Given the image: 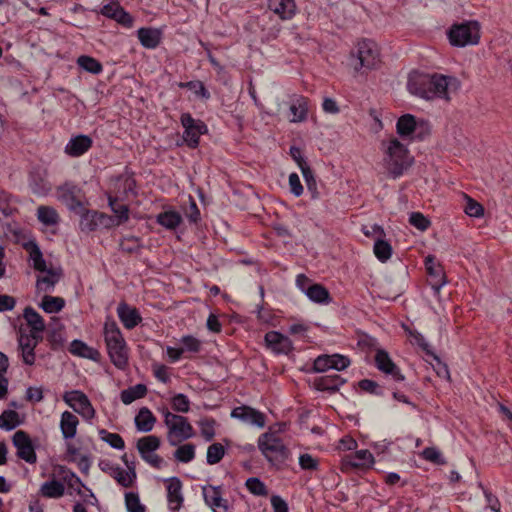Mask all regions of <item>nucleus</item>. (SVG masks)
Instances as JSON below:
<instances>
[{
  "label": "nucleus",
  "instance_id": "e433bc0d",
  "mask_svg": "<svg viewBox=\"0 0 512 512\" xmlns=\"http://www.w3.org/2000/svg\"><path fill=\"white\" fill-rule=\"evenodd\" d=\"M24 248L29 251L30 259L33 262V268L39 272H45L47 270L46 261L43 258V254L34 241H29L24 245Z\"/></svg>",
  "mask_w": 512,
  "mask_h": 512
},
{
  "label": "nucleus",
  "instance_id": "a211bd4d",
  "mask_svg": "<svg viewBox=\"0 0 512 512\" xmlns=\"http://www.w3.org/2000/svg\"><path fill=\"white\" fill-rule=\"evenodd\" d=\"M375 365L381 372L391 375L397 382H401L405 379L398 366L392 361L388 352L384 349L377 350L375 355Z\"/></svg>",
  "mask_w": 512,
  "mask_h": 512
},
{
  "label": "nucleus",
  "instance_id": "0e129e2a",
  "mask_svg": "<svg viewBox=\"0 0 512 512\" xmlns=\"http://www.w3.org/2000/svg\"><path fill=\"white\" fill-rule=\"evenodd\" d=\"M47 338L53 346H61L64 343L63 327L60 322H54V326L48 331Z\"/></svg>",
  "mask_w": 512,
  "mask_h": 512
},
{
  "label": "nucleus",
  "instance_id": "72a5a7b5",
  "mask_svg": "<svg viewBox=\"0 0 512 512\" xmlns=\"http://www.w3.org/2000/svg\"><path fill=\"white\" fill-rule=\"evenodd\" d=\"M78 418L71 412L65 411L61 415L60 428L65 439L74 438L77 432Z\"/></svg>",
  "mask_w": 512,
  "mask_h": 512
},
{
  "label": "nucleus",
  "instance_id": "f03ea898",
  "mask_svg": "<svg viewBox=\"0 0 512 512\" xmlns=\"http://www.w3.org/2000/svg\"><path fill=\"white\" fill-rule=\"evenodd\" d=\"M383 166L387 175L392 179L401 177L414 163V157L406 145L399 139L393 137L388 141H383Z\"/></svg>",
  "mask_w": 512,
  "mask_h": 512
},
{
  "label": "nucleus",
  "instance_id": "f257e3e1",
  "mask_svg": "<svg viewBox=\"0 0 512 512\" xmlns=\"http://www.w3.org/2000/svg\"><path fill=\"white\" fill-rule=\"evenodd\" d=\"M460 81L454 76L439 73H411L408 78V91L425 100L443 99L450 101V93L460 88Z\"/></svg>",
  "mask_w": 512,
  "mask_h": 512
},
{
  "label": "nucleus",
  "instance_id": "7ed1b4c3",
  "mask_svg": "<svg viewBox=\"0 0 512 512\" xmlns=\"http://www.w3.org/2000/svg\"><path fill=\"white\" fill-rule=\"evenodd\" d=\"M45 328V322H21L19 327L18 343L22 350V358L25 364H34V350L37 344L42 340V332Z\"/></svg>",
  "mask_w": 512,
  "mask_h": 512
},
{
  "label": "nucleus",
  "instance_id": "ddd939ff",
  "mask_svg": "<svg viewBox=\"0 0 512 512\" xmlns=\"http://www.w3.org/2000/svg\"><path fill=\"white\" fill-rule=\"evenodd\" d=\"M81 189L72 183H65L58 188V196L67 208L77 214L84 210L83 203L80 199Z\"/></svg>",
  "mask_w": 512,
  "mask_h": 512
},
{
  "label": "nucleus",
  "instance_id": "423d86ee",
  "mask_svg": "<svg viewBox=\"0 0 512 512\" xmlns=\"http://www.w3.org/2000/svg\"><path fill=\"white\" fill-rule=\"evenodd\" d=\"M448 38L455 47L476 45L480 40V26L477 21L454 24L448 32Z\"/></svg>",
  "mask_w": 512,
  "mask_h": 512
},
{
  "label": "nucleus",
  "instance_id": "8fccbe9b",
  "mask_svg": "<svg viewBox=\"0 0 512 512\" xmlns=\"http://www.w3.org/2000/svg\"><path fill=\"white\" fill-rule=\"evenodd\" d=\"M79 67L92 74H99L103 67L102 64L95 58L82 55L77 59Z\"/></svg>",
  "mask_w": 512,
  "mask_h": 512
},
{
  "label": "nucleus",
  "instance_id": "dca6fc26",
  "mask_svg": "<svg viewBox=\"0 0 512 512\" xmlns=\"http://www.w3.org/2000/svg\"><path fill=\"white\" fill-rule=\"evenodd\" d=\"M195 432L188 419L182 416L177 422L171 424L168 429L167 439L171 446L194 437Z\"/></svg>",
  "mask_w": 512,
  "mask_h": 512
},
{
  "label": "nucleus",
  "instance_id": "4c0bfd02",
  "mask_svg": "<svg viewBox=\"0 0 512 512\" xmlns=\"http://www.w3.org/2000/svg\"><path fill=\"white\" fill-rule=\"evenodd\" d=\"M147 391L146 385L139 383L122 390L120 393V399L125 405H129L135 400L145 397Z\"/></svg>",
  "mask_w": 512,
  "mask_h": 512
},
{
  "label": "nucleus",
  "instance_id": "a878e982",
  "mask_svg": "<svg viewBox=\"0 0 512 512\" xmlns=\"http://www.w3.org/2000/svg\"><path fill=\"white\" fill-rule=\"evenodd\" d=\"M69 352L75 356L90 359L96 362H98L101 358V354L97 349L88 346L86 343L78 339H75L71 342Z\"/></svg>",
  "mask_w": 512,
  "mask_h": 512
},
{
  "label": "nucleus",
  "instance_id": "a18cd8bd",
  "mask_svg": "<svg viewBox=\"0 0 512 512\" xmlns=\"http://www.w3.org/2000/svg\"><path fill=\"white\" fill-rule=\"evenodd\" d=\"M65 306V300L62 297L58 296H50L45 295L43 296L40 307L46 312V313H57L60 310H62Z\"/></svg>",
  "mask_w": 512,
  "mask_h": 512
},
{
  "label": "nucleus",
  "instance_id": "4d7b16f0",
  "mask_svg": "<svg viewBox=\"0 0 512 512\" xmlns=\"http://www.w3.org/2000/svg\"><path fill=\"white\" fill-rule=\"evenodd\" d=\"M120 250L126 253H138L142 248L141 239L136 236L124 237L119 244Z\"/></svg>",
  "mask_w": 512,
  "mask_h": 512
},
{
  "label": "nucleus",
  "instance_id": "f704fd0d",
  "mask_svg": "<svg viewBox=\"0 0 512 512\" xmlns=\"http://www.w3.org/2000/svg\"><path fill=\"white\" fill-rule=\"evenodd\" d=\"M104 339L107 349L125 342L116 322H104Z\"/></svg>",
  "mask_w": 512,
  "mask_h": 512
},
{
  "label": "nucleus",
  "instance_id": "c756f323",
  "mask_svg": "<svg viewBox=\"0 0 512 512\" xmlns=\"http://www.w3.org/2000/svg\"><path fill=\"white\" fill-rule=\"evenodd\" d=\"M111 362L120 370H124L128 365V349L126 342H123L113 348L107 349Z\"/></svg>",
  "mask_w": 512,
  "mask_h": 512
},
{
  "label": "nucleus",
  "instance_id": "4be33fe9",
  "mask_svg": "<svg viewBox=\"0 0 512 512\" xmlns=\"http://www.w3.org/2000/svg\"><path fill=\"white\" fill-rule=\"evenodd\" d=\"M92 144L93 140L90 136L80 134L69 140L64 152L70 157H80L92 147Z\"/></svg>",
  "mask_w": 512,
  "mask_h": 512
},
{
  "label": "nucleus",
  "instance_id": "603ef678",
  "mask_svg": "<svg viewBox=\"0 0 512 512\" xmlns=\"http://www.w3.org/2000/svg\"><path fill=\"white\" fill-rule=\"evenodd\" d=\"M99 436L102 441L108 443L114 449L122 450L125 447L123 438L117 433H111L106 429H100Z\"/></svg>",
  "mask_w": 512,
  "mask_h": 512
},
{
  "label": "nucleus",
  "instance_id": "e2e57ef3",
  "mask_svg": "<svg viewBox=\"0 0 512 512\" xmlns=\"http://www.w3.org/2000/svg\"><path fill=\"white\" fill-rule=\"evenodd\" d=\"M302 175L306 182L307 189L311 193V198L318 199L319 191L317 188V182H316V179L314 177V174H313V171L311 170V168H304Z\"/></svg>",
  "mask_w": 512,
  "mask_h": 512
},
{
  "label": "nucleus",
  "instance_id": "473e14b6",
  "mask_svg": "<svg viewBox=\"0 0 512 512\" xmlns=\"http://www.w3.org/2000/svg\"><path fill=\"white\" fill-rule=\"evenodd\" d=\"M108 205L114 213L115 226L126 223L129 220V207L126 204L119 203L118 198L108 196Z\"/></svg>",
  "mask_w": 512,
  "mask_h": 512
},
{
  "label": "nucleus",
  "instance_id": "37998d69",
  "mask_svg": "<svg viewBox=\"0 0 512 512\" xmlns=\"http://www.w3.org/2000/svg\"><path fill=\"white\" fill-rule=\"evenodd\" d=\"M306 296L313 302L324 304L331 301L329 291L322 285L315 283L307 288Z\"/></svg>",
  "mask_w": 512,
  "mask_h": 512
},
{
  "label": "nucleus",
  "instance_id": "0eeeda50",
  "mask_svg": "<svg viewBox=\"0 0 512 512\" xmlns=\"http://www.w3.org/2000/svg\"><path fill=\"white\" fill-rule=\"evenodd\" d=\"M79 227L82 232L89 233L97 229H110L115 226L113 216L97 210L85 209L79 213Z\"/></svg>",
  "mask_w": 512,
  "mask_h": 512
},
{
  "label": "nucleus",
  "instance_id": "412c9836",
  "mask_svg": "<svg viewBox=\"0 0 512 512\" xmlns=\"http://www.w3.org/2000/svg\"><path fill=\"white\" fill-rule=\"evenodd\" d=\"M29 187L36 195L49 193L52 186L47 179V171L40 167L33 168L29 173Z\"/></svg>",
  "mask_w": 512,
  "mask_h": 512
},
{
  "label": "nucleus",
  "instance_id": "4468645a",
  "mask_svg": "<svg viewBox=\"0 0 512 512\" xmlns=\"http://www.w3.org/2000/svg\"><path fill=\"white\" fill-rule=\"evenodd\" d=\"M266 348L276 355H288L294 349L288 336L278 332L269 331L264 336Z\"/></svg>",
  "mask_w": 512,
  "mask_h": 512
},
{
  "label": "nucleus",
  "instance_id": "6e6d98bb",
  "mask_svg": "<svg viewBox=\"0 0 512 512\" xmlns=\"http://www.w3.org/2000/svg\"><path fill=\"white\" fill-rule=\"evenodd\" d=\"M119 320H142L139 311L126 302L119 303L117 307Z\"/></svg>",
  "mask_w": 512,
  "mask_h": 512
},
{
  "label": "nucleus",
  "instance_id": "2f4dec72",
  "mask_svg": "<svg viewBox=\"0 0 512 512\" xmlns=\"http://www.w3.org/2000/svg\"><path fill=\"white\" fill-rule=\"evenodd\" d=\"M134 421L138 431L150 432L156 423V417L147 407H142L139 409Z\"/></svg>",
  "mask_w": 512,
  "mask_h": 512
},
{
  "label": "nucleus",
  "instance_id": "338daca9",
  "mask_svg": "<svg viewBox=\"0 0 512 512\" xmlns=\"http://www.w3.org/2000/svg\"><path fill=\"white\" fill-rule=\"evenodd\" d=\"M409 223L421 231H425L430 226V220L420 212H412L409 217Z\"/></svg>",
  "mask_w": 512,
  "mask_h": 512
},
{
  "label": "nucleus",
  "instance_id": "cd10ccee",
  "mask_svg": "<svg viewBox=\"0 0 512 512\" xmlns=\"http://www.w3.org/2000/svg\"><path fill=\"white\" fill-rule=\"evenodd\" d=\"M47 275L38 277L36 281V287L39 291L47 292L54 288L55 284L62 277V269L50 268L45 271Z\"/></svg>",
  "mask_w": 512,
  "mask_h": 512
},
{
  "label": "nucleus",
  "instance_id": "9b49d317",
  "mask_svg": "<svg viewBox=\"0 0 512 512\" xmlns=\"http://www.w3.org/2000/svg\"><path fill=\"white\" fill-rule=\"evenodd\" d=\"M63 400L77 413L85 418H92L95 410L88 399L87 395L80 390H72L66 392Z\"/></svg>",
  "mask_w": 512,
  "mask_h": 512
},
{
  "label": "nucleus",
  "instance_id": "13d9d810",
  "mask_svg": "<svg viewBox=\"0 0 512 512\" xmlns=\"http://www.w3.org/2000/svg\"><path fill=\"white\" fill-rule=\"evenodd\" d=\"M170 403L172 409L178 413H187L190 410V400L183 393L175 394Z\"/></svg>",
  "mask_w": 512,
  "mask_h": 512
},
{
  "label": "nucleus",
  "instance_id": "09e8293b",
  "mask_svg": "<svg viewBox=\"0 0 512 512\" xmlns=\"http://www.w3.org/2000/svg\"><path fill=\"white\" fill-rule=\"evenodd\" d=\"M217 422L212 417H205L198 421L201 430V435L205 441L210 442L215 437V426Z\"/></svg>",
  "mask_w": 512,
  "mask_h": 512
},
{
  "label": "nucleus",
  "instance_id": "6e6552de",
  "mask_svg": "<svg viewBox=\"0 0 512 512\" xmlns=\"http://www.w3.org/2000/svg\"><path fill=\"white\" fill-rule=\"evenodd\" d=\"M184 128L183 139L189 148L195 149L199 145L200 136L207 133V125L202 120L194 119L190 113H183L180 118Z\"/></svg>",
  "mask_w": 512,
  "mask_h": 512
},
{
  "label": "nucleus",
  "instance_id": "20e7f679",
  "mask_svg": "<svg viewBox=\"0 0 512 512\" xmlns=\"http://www.w3.org/2000/svg\"><path fill=\"white\" fill-rule=\"evenodd\" d=\"M258 447L265 458L274 466L282 465L289 457L290 451L281 438L273 433H264L258 439Z\"/></svg>",
  "mask_w": 512,
  "mask_h": 512
},
{
  "label": "nucleus",
  "instance_id": "680f3d73",
  "mask_svg": "<svg viewBox=\"0 0 512 512\" xmlns=\"http://www.w3.org/2000/svg\"><path fill=\"white\" fill-rule=\"evenodd\" d=\"M125 504L128 512H145V506L141 504L139 496L134 492L125 494Z\"/></svg>",
  "mask_w": 512,
  "mask_h": 512
},
{
  "label": "nucleus",
  "instance_id": "bf43d9fd",
  "mask_svg": "<svg viewBox=\"0 0 512 512\" xmlns=\"http://www.w3.org/2000/svg\"><path fill=\"white\" fill-rule=\"evenodd\" d=\"M246 488L255 496H266L268 490L266 485L257 477H250L246 480Z\"/></svg>",
  "mask_w": 512,
  "mask_h": 512
},
{
  "label": "nucleus",
  "instance_id": "49530a36",
  "mask_svg": "<svg viewBox=\"0 0 512 512\" xmlns=\"http://www.w3.org/2000/svg\"><path fill=\"white\" fill-rule=\"evenodd\" d=\"M374 254L381 262H386L392 255L391 245L383 238H376L374 243Z\"/></svg>",
  "mask_w": 512,
  "mask_h": 512
},
{
  "label": "nucleus",
  "instance_id": "6ab92c4d",
  "mask_svg": "<svg viewBox=\"0 0 512 512\" xmlns=\"http://www.w3.org/2000/svg\"><path fill=\"white\" fill-rule=\"evenodd\" d=\"M231 417L260 428H263L266 423V417L262 412L246 405L235 407L231 412Z\"/></svg>",
  "mask_w": 512,
  "mask_h": 512
},
{
  "label": "nucleus",
  "instance_id": "de8ad7c7",
  "mask_svg": "<svg viewBox=\"0 0 512 512\" xmlns=\"http://www.w3.org/2000/svg\"><path fill=\"white\" fill-rule=\"evenodd\" d=\"M179 343L184 354H197L202 349V342L192 335L182 336Z\"/></svg>",
  "mask_w": 512,
  "mask_h": 512
},
{
  "label": "nucleus",
  "instance_id": "c9c22d12",
  "mask_svg": "<svg viewBox=\"0 0 512 512\" xmlns=\"http://www.w3.org/2000/svg\"><path fill=\"white\" fill-rule=\"evenodd\" d=\"M417 118L412 114H404L398 118L396 123L397 134L402 137H412L416 129Z\"/></svg>",
  "mask_w": 512,
  "mask_h": 512
},
{
  "label": "nucleus",
  "instance_id": "1a4fd4ad",
  "mask_svg": "<svg viewBox=\"0 0 512 512\" xmlns=\"http://www.w3.org/2000/svg\"><path fill=\"white\" fill-rule=\"evenodd\" d=\"M99 468L103 472L108 473L119 485L125 488L132 487L137 477L135 462L128 465V471H124L120 466L113 464L109 460H101L99 462Z\"/></svg>",
  "mask_w": 512,
  "mask_h": 512
},
{
  "label": "nucleus",
  "instance_id": "58836bf2",
  "mask_svg": "<svg viewBox=\"0 0 512 512\" xmlns=\"http://www.w3.org/2000/svg\"><path fill=\"white\" fill-rule=\"evenodd\" d=\"M156 221L166 229L175 230L181 224L182 216L177 211L169 210L159 213Z\"/></svg>",
  "mask_w": 512,
  "mask_h": 512
},
{
  "label": "nucleus",
  "instance_id": "b1692460",
  "mask_svg": "<svg viewBox=\"0 0 512 512\" xmlns=\"http://www.w3.org/2000/svg\"><path fill=\"white\" fill-rule=\"evenodd\" d=\"M268 7L282 20H289L296 14L295 0H268Z\"/></svg>",
  "mask_w": 512,
  "mask_h": 512
},
{
  "label": "nucleus",
  "instance_id": "aec40b11",
  "mask_svg": "<svg viewBox=\"0 0 512 512\" xmlns=\"http://www.w3.org/2000/svg\"><path fill=\"white\" fill-rule=\"evenodd\" d=\"M425 267L429 284L436 292H439L440 288L446 283L443 267L436 262L435 257L432 255H428L425 258Z\"/></svg>",
  "mask_w": 512,
  "mask_h": 512
},
{
  "label": "nucleus",
  "instance_id": "bb28decb",
  "mask_svg": "<svg viewBox=\"0 0 512 512\" xmlns=\"http://www.w3.org/2000/svg\"><path fill=\"white\" fill-rule=\"evenodd\" d=\"M290 112L293 115L291 122L305 121L308 116V99L301 95H295L290 105Z\"/></svg>",
  "mask_w": 512,
  "mask_h": 512
},
{
  "label": "nucleus",
  "instance_id": "5701e85b",
  "mask_svg": "<svg viewBox=\"0 0 512 512\" xmlns=\"http://www.w3.org/2000/svg\"><path fill=\"white\" fill-rule=\"evenodd\" d=\"M167 500L172 512H178L183 504L184 497L181 493L182 482L178 477L167 480Z\"/></svg>",
  "mask_w": 512,
  "mask_h": 512
},
{
  "label": "nucleus",
  "instance_id": "79ce46f5",
  "mask_svg": "<svg viewBox=\"0 0 512 512\" xmlns=\"http://www.w3.org/2000/svg\"><path fill=\"white\" fill-rule=\"evenodd\" d=\"M22 423L20 415L13 409H6L0 415V428L11 431Z\"/></svg>",
  "mask_w": 512,
  "mask_h": 512
},
{
  "label": "nucleus",
  "instance_id": "69168bd1",
  "mask_svg": "<svg viewBox=\"0 0 512 512\" xmlns=\"http://www.w3.org/2000/svg\"><path fill=\"white\" fill-rule=\"evenodd\" d=\"M358 386L362 391H365L369 394H373V395H377V396L383 395V389L374 380L362 379L358 382Z\"/></svg>",
  "mask_w": 512,
  "mask_h": 512
},
{
  "label": "nucleus",
  "instance_id": "c85d7f7f",
  "mask_svg": "<svg viewBox=\"0 0 512 512\" xmlns=\"http://www.w3.org/2000/svg\"><path fill=\"white\" fill-rule=\"evenodd\" d=\"M137 35L141 45L147 49L156 48L161 40L160 31L154 28H140Z\"/></svg>",
  "mask_w": 512,
  "mask_h": 512
},
{
  "label": "nucleus",
  "instance_id": "5fc2aeb1",
  "mask_svg": "<svg viewBox=\"0 0 512 512\" xmlns=\"http://www.w3.org/2000/svg\"><path fill=\"white\" fill-rule=\"evenodd\" d=\"M225 455V448L221 443H213L207 449L206 461L209 465L219 463Z\"/></svg>",
  "mask_w": 512,
  "mask_h": 512
},
{
  "label": "nucleus",
  "instance_id": "3c124183",
  "mask_svg": "<svg viewBox=\"0 0 512 512\" xmlns=\"http://www.w3.org/2000/svg\"><path fill=\"white\" fill-rule=\"evenodd\" d=\"M174 457L182 463L191 462L195 458V445L187 443L179 446L174 452Z\"/></svg>",
  "mask_w": 512,
  "mask_h": 512
},
{
  "label": "nucleus",
  "instance_id": "39448f33",
  "mask_svg": "<svg viewBox=\"0 0 512 512\" xmlns=\"http://www.w3.org/2000/svg\"><path fill=\"white\" fill-rule=\"evenodd\" d=\"M351 56L357 60L356 71L377 69L381 63L379 48L372 40L359 41Z\"/></svg>",
  "mask_w": 512,
  "mask_h": 512
},
{
  "label": "nucleus",
  "instance_id": "7c9ffc66",
  "mask_svg": "<svg viewBox=\"0 0 512 512\" xmlns=\"http://www.w3.org/2000/svg\"><path fill=\"white\" fill-rule=\"evenodd\" d=\"M413 322H401V326L405 332L414 339V344L418 345L426 355L431 356L436 362L440 363V358L430 349L429 344L426 342L422 334L411 328Z\"/></svg>",
  "mask_w": 512,
  "mask_h": 512
},
{
  "label": "nucleus",
  "instance_id": "864d4df0",
  "mask_svg": "<svg viewBox=\"0 0 512 512\" xmlns=\"http://www.w3.org/2000/svg\"><path fill=\"white\" fill-rule=\"evenodd\" d=\"M178 87L179 88H187V89L193 91L198 97H201L202 99L207 100L211 96L209 91L206 89L205 85L203 84V82H201L199 80L180 82V83H178Z\"/></svg>",
  "mask_w": 512,
  "mask_h": 512
},
{
  "label": "nucleus",
  "instance_id": "2eb2a0df",
  "mask_svg": "<svg viewBox=\"0 0 512 512\" xmlns=\"http://www.w3.org/2000/svg\"><path fill=\"white\" fill-rule=\"evenodd\" d=\"M350 363V359L344 355H320L314 360L313 370L315 372H325L329 369L341 371L346 369Z\"/></svg>",
  "mask_w": 512,
  "mask_h": 512
},
{
  "label": "nucleus",
  "instance_id": "052dcab7",
  "mask_svg": "<svg viewBox=\"0 0 512 512\" xmlns=\"http://www.w3.org/2000/svg\"><path fill=\"white\" fill-rule=\"evenodd\" d=\"M421 456L426 460L436 465H445L446 459L436 447H426L423 449Z\"/></svg>",
  "mask_w": 512,
  "mask_h": 512
},
{
  "label": "nucleus",
  "instance_id": "a19ab883",
  "mask_svg": "<svg viewBox=\"0 0 512 512\" xmlns=\"http://www.w3.org/2000/svg\"><path fill=\"white\" fill-rule=\"evenodd\" d=\"M37 219L45 226H54L60 221L57 211L51 206L44 205L37 208Z\"/></svg>",
  "mask_w": 512,
  "mask_h": 512
},
{
  "label": "nucleus",
  "instance_id": "9d476101",
  "mask_svg": "<svg viewBox=\"0 0 512 512\" xmlns=\"http://www.w3.org/2000/svg\"><path fill=\"white\" fill-rule=\"evenodd\" d=\"M13 446L16 448V455L19 459L24 460L29 464L37 462L36 446L30 435L24 430H18L12 436Z\"/></svg>",
  "mask_w": 512,
  "mask_h": 512
},
{
  "label": "nucleus",
  "instance_id": "f3484780",
  "mask_svg": "<svg viewBox=\"0 0 512 512\" xmlns=\"http://www.w3.org/2000/svg\"><path fill=\"white\" fill-rule=\"evenodd\" d=\"M202 494L205 503L214 512H227L228 501L222 497V486L204 485L202 487Z\"/></svg>",
  "mask_w": 512,
  "mask_h": 512
},
{
  "label": "nucleus",
  "instance_id": "393cba45",
  "mask_svg": "<svg viewBox=\"0 0 512 512\" xmlns=\"http://www.w3.org/2000/svg\"><path fill=\"white\" fill-rule=\"evenodd\" d=\"M345 382V379L338 374L325 375L314 380V387L319 391L335 393Z\"/></svg>",
  "mask_w": 512,
  "mask_h": 512
},
{
  "label": "nucleus",
  "instance_id": "774afa93",
  "mask_svg": "<svg viewBox=\"0 0 512 512\" xmlns=\"http://www.w3.org/2000/svg\"><path fill=\"white\" fill-rule=\"evenodd\" d=\"M431 133V127L429 123L425 120H418L416 123V129L413 132V135L411 137L412 139H416L419 141H422L426 139Z\"/></svg>",
  "mask_w": 512,
  "mask_h": 512
},
{
  "label": "nucleus",
  "instance_id": "c03bdc74",
  "mask_svg": "<svg viewBox=\"0 0 512 512\" xmlns=\"http://www.w3.org/2000/svg\"><path fill=\"white\" fill-rule=\"evenodd\" d=\"M160 445V438L155 435L145 436L137 441V449L141 456L153 453L160 447Z\"/></svg>",
  "mask_w": 512,
  "mask_h": 512
},
{
  "label": "nucleus",
  "instance_id": "f8f14e48",
  "mask_svg": "<svg viewBox=\"0 0 512 512\" xmlns=\"http://www.w3.org/2000/svg\"><path fill=\"white\" fill-rule=\"evenodd\" d=\"M374 463L373 455L366 449L358 450L354 454L346 455L341 461V471L348 473L355 469L367 470Z\"/></svg>",
  "mask_w": 512,
  "mask_h": 512
},
{
  "label": "nucleus",
  "instance_id": "ea45409f",
  "mask_svg": "<svg viewBox=\"0 0 512 512\" xmlns=\"http://www.w3.org/2000/svg\"><path fill=\"white\" fill-rule=\"evenodd\" d=\"M64 492V484L55 479L44 482L40 487V494L46 498H60Z\"/></svg>",
  "mask_w": 512,
  "mask_h": 512
}]
</instances>
